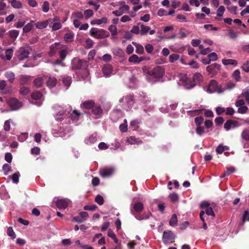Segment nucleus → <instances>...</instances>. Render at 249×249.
Wrapping results in <instances>:
<instances>
[{
    "instance_id": "obj_1",
    "label": "nucleus",
    "mask_w": 249,
    "mask_h": 249,
    "mask_svg": "<svg viewBox=\"0 0 249 249\" xmlns=\"http://www.w3.org/2000/svg\"><path fill=\"white\" fill-rule=\"evenodd\" d=\"M88 67L89 63L86 60L75 57L71 61V69L73 70L80 69L86 70L88 69Z\"/></svg>"
},
{
    "instance_id": "obj_2",
    "label": "nucleus",
    "mask_w": 249,
    "mask_h": 249,
    "mask_svg": "<svg viewBox=\"0 0 249 249\" xmlns=\"http://www.w3.org/2000/svg\"><path fill=\"white\" fill-rule=\"evenodd\" d=\"M164 69L161 66H157L152 70L148 71V75L150 77L154 78V81H159L164 75Z\"/></svg>"
},
{
    "instance_id": "obj_3",
    "label": "nucleus",
    "mask_w": 249,
    "mask_h": 249,
    "mask_svg": "<svg viewBox=\"0 0 249 249\" xmlns=\"http://www.w3.org/2000/svg\"><path fill=\"white\" fill-rule=\"evenodd\" d=\"M90 35L91 36L97 39H102L109 37L110 34L107 31L96 28H92L90 30Z\"/></svg>"
},
{
    "instance_id": "obj_4",
    "label": "nucleus",
    "mask_w": 249,
    "mask_h": 249,
    "mask_svg": "<svg viewBox=\"0 0 249 249\" xmlns=\"http://www.w3.org/2000/svg\"><path fill=\"white\" fill-rule=\"evenodd\" d=\"M7 103L12 111L18 110L22 106V103L15 98H9L7 100Z\"/></svg>"
},
{
    "instance_id": "obj_5",
    "label": "nucleus",
    "mask_w": 249,
    "mask_h": 249,
    "mask_svg": "<svg viewBox=\"0 0 249 249\" xmlns=\"http://www.w3.org/2000/svg\"><path fill=\"white\" fill-rule=\"evenodd\" d=\"M208 90L210 93H213L214 92L222 93L224 91V90H222L221 87H219L217 85V82L214 80H212L210 81L208 87Z\"/></svg>"
},
{
    "instance_id": "obj_6",
    "label": "nucleus",
    "mask_w": 249,
    "mask_h": 249,
    "mask_svg": "<svg viewBox=\"0 0 249 249\" xmlns=\"http://www.w3.org/2000/svg\"><path fill=\"white\" fill-rule=\"evenodd\" d=\"M175 239V236L173 233L170 231H165L163 232L162 241L164 243H173Z\"/></svg>"
},
{
    "instance_id": "obj_7",
    "label": "nucleus",
    "mask_w": 249,
    "mask_h": 249,
    "mask_svg": "<svg viewBox=\"0 0 249 249\" xmlns=\"http://www.w3.org/2000/svg\"><path fill=\"white\" fill-rule=\"evenodd\" d=\"M71 201L67 198L58 199L56 202V206L59 209H65L67 208Z\"/></svg>"
},
{
    "instance_id": "obj_8",
    "label": "nucleus",
    "mask_w": 249,
    "mask_h": 249,
    "mask_svg": "<svg viewBox=\"0 0 249 249\" xmlns=\"http://www.w3.org/2000/svg\"><path fill=\"white\" fill-rule=\"evenodd\" d=\"M114 171L112 167H106L100 170L99 174L102 178H108L112 176Z\"/></svg>"
},
{
    "instance_id": "obj_9",
    "label": "nucleus",
    "mask_w": 249,
    "mask_h": 249,
    "mask_svg": "<svg viewBox=\"0 0 249 249\" xmlns=\"http://www.w3.org/2000/svg\"><path fill=\"white\" fill-rule=\"evenodd\" d=\"M103 112V109L100 106L95 105L91 109V114L93 115L95 118L98 119L102 116Z\"/></svg>"
},
{
    "instance_id": "obj_10",
    "label": "nucleus",
    "mask_w": 249,
    "mask_h": 249,
    "mask_svg": "<svg viewBox=\"0 0 249 249\" xmlns=\"http://www.w3.org/2000/svg\"><path fill=\"white\" fill-rule=\"evenodd\" d=\"M29 53L28 49L20 48L18 52L17 56L20 60H23L28 57Z\"/></svg>"
},
{
    "instance_id": "obj_11",
    "label": "nucleus",
    "mask_w": 249,
    "mask_h": 249,
    "mask_svg": "<svg viewBox=\"0 0 249 249\" xmlns=\"http://www.w3.org/2000/svg\"><path fill=\"white\" fill-rule=\"evenodd\" d=\"M220 68V65L217 63H213L212 65H209L206 68V70L210 73L215 74L217 71Z\"/></svg>"
},
{
    "instance_id": "obj_12",
    "label": "nucleus",
    "mask_w": 249,
    "mask_h": 249,
    "mask_svg": "<svg viewBox=\"0 0 249 249\" xmlns=\"http://www.w3.org/2000/svg\"><path fill=\"white\" fill-rule=\"evenodd\" d=\"M146 60V58L144 56L139 57L136 54H132L128 59L130 62L135 64H139L142 61Z\"/></svg>"
},
{
    "instance_id": "obj_13",
    "label": "nucleus",
    "mask_w": 249,
    "mask_h": 249,
    "mask_svg": "<svg viewBox=\"0 0 249 249\" xmlns=\"http://www.w3.org/2000/svg\"><path fill=\"white\" fill-rule=\"evenodd\" d=\"M132 207L131 208V209H132L134 211V213L136 212L137 213H141L143 210V204L141 202H138L135 203L133 204H132Z\"/></svg>"
},
{
    "instance_id": "obj_14",
    "label": "nucleus",
    "mask_w": 249,
    "mask_h": 249,
    "mask_svg": "<svg viewBox=\"0 0 249 249\" xmlns=\"http://www.w3.org/2000/svg\"><path fill=\"white\" fill-rule=\"evenodd\" d=\"M112 67L110 64H106L102 68V71L104 75L109 76L112 73Z\"/></svg>"
},
{
    "instance_id": "obj_15",
    "label": "nucleus",
    "mask_w": 249,
    "mask_h": 249,
    "mask_svg": "<svg viewBox=\"0 0 249 249\" xmlns=\"http://www.w3.org/2000/svg\"><path fill=\"white\" fill-rule=\"evenodd\" d=\"M182 81L186 85L187 88H193L195 85L193 79H192L191 78L187 77L186 76L182 77Z\"/></svg>"
},
{
    "instance_id": "obj_16",
    "label": "nucleus",
    "mask_w": 249,
    "mask_h": 249,
    "mask_svg": "<svg viewBox=\"0 0 249 249\" xmlns=\"http://www.w3.org/2000/svg\"><path fill=\"white\" fill-rule=\"evenodd\" d=\"M31 76L28 75H21L20 76L19 83L22 85H28L31 80Z\"/></svg>"
},
{
    "instance_id": "obj_17",
    "label": "nucleus",
    "mask_w": 249,
    "mask_h": 249,
    "mask_svg": "<svg viewBox=\"0 0 249 249\" xmlns=\"http://www.w3.org/2000/svg\"><path fill=\"white\" fill-rule=\"evenodd\" d=\"M126 105L129 109L131 108L134 103V95L128 94L125 96Z\"/></svg>"
},
{
    "instance_id": "obj_18",
    "label": "nucleus",
    "mask_w": 249,
    "mask_h": 249,
    "mask_svg": "<svg viewBox=\"0 0 249 249\" xmlns=\"http://www.w3.org/2000/svg\"><path fill=\"white\" fill-rule=\"evenodd\" d=\"M82 106L84 108L86 109H91L95 106V102L93 100H87L82 103Z\"/></svg>"
},
{
    "instance_id": "obj_19",
    "label": "nucleus",
    "mask_w": 249,
    "mask_h": 249,
    "mask_svg": "<svg viewBox=\"0 0 249 249\" xmlns=\"http://www.w3.org/2000/svg\"><path fill=\"white\" fill-rule=\"evenodd\" d=\"M59 45V43L55 42V43L51 45L50 47V51L49 52V55L50 56L52 57L55 55L58 49L57 46Z\"/></svg>"
},
{
    "instance_id": "obj_20",
    "label": "nucleus",
    "mask_w": 249,
    "mask_h": 249,
    "mask_svg": "<svg viewBox=\"0 0 249 249\" xmlns=\"http://www.w3.org/2000/svg\"><path fill=\"white\" fill-rule=\"evenodd\" d=\"M138 25L140 26V34L141 36L146 35L150 30V27L145 26L142 23H138Z\"/></svg>"
},
{
    "instance_id": "obj_21",
    "label": "nucleus",
    "mask_w": 249,
    "mask_h": 249,
    "mask_svg": "<svg viewBox=\"0 0 249 249\" xmlns=\"http://www.w3.org/2000/svg\"><path fill=\"white\" fill-rule=\"evenodd\" d=\"M237 122L231 120H228L224 124V127L227 130H229L231 127L232 125H234V127L237 126Z\"/></svg>"
},
{
    "instance_id": "obj_22",
    "label": "nucleus",
    "mask_w": 249,
    "mask_h": 249,
    "mask_svg": "<svg viewBox=\"0 0 249 249\" xmlns=\"http://www.w3.org/2000/svg\"><path fill=\"white\" fill-rule=\"evenodd\" d=\"M4 76L10 83H13L15 79V73L11 71L5 72Z\"/></svg>"
},
{
    "instance_id": "obj_23",
    "label": "nucleus",
    "mask_w": 249,
    "mask_h": 249,
    "mask_svg": "<svg viewBox=\"0 0 249 249\" xmlns=\"http://www.w3.org/2000/svg\"><path fill=\"white\" fill-rule=\"evenodd\" d=\"M57 83V79L54 77H49L46 84L49 88H53L55 86Z\"/></svg>"
},
{
    "instance_id": "obj_24",
    "label": "nucleus",
    "mask_w": 249,
    "mask_h": 249,
    "mask_svg": "<svg viewBox=\"0 0 249 249\" xmlns=\"http://www.w3.org/2000/svg\"><path fill=\"white\" fill-rule=\"evenodd\" d=\"M127 141L128 142L131 144H140L142 143V141L141 140L138 138H136L134 136H130L129 138H128Z\"/></svg>"
},
{
    "instance_id": "obj_25",
    "label": "nucleus",
    "mask_w": 249,
    "mask_h": 249,
    "mask_svg": "<svg viewBox=\"0 0 249 249\" xmlns=\"http://www.w3.org/2000/svg\"><path fill=\"white\" fill-rule=\"evenodd\" d=\"M8 2L11 3L12 6L16 9H20L22 8V4L20 1L17 0H8Z\"/></svg>"
},
{
    "instance_id": "obj_26",
    "label": "nucleus",
    "mask_w": 249,
    "mask_h": 249,
    "mask_svg": "<svg viewBox=\"0 0 249 249\" xmlns=\"http://www.w3.org/2000/svg\"><path fill=\"white\" fill-rule=\"evenodd\" d=\"M43 83V80L42 77H37L33 82L34 85L36 88H40L42 86Z\"/></svg>"
},
{
    "instance_id": "obj_27",
    "label": "nucleus",
    "mask_w": 249,
    "mask_h": 249,
    "mask_svg": "<svg viewBox=\"0 0 249 249\" xmlns=\"http://www.w3.org/2000/svg\"><path fill=\"white\" fill-rule=\"evenodd\" d=\"M74 34L72 32L67 33L65 34L64 39L67 42H71L73 40Z\"/></svg>"
},
{
    "instance_id": "obj_28",
    "label": "nucleus",
    "mask_w": 249,
    "mask_h": 249,
    "mask_svg": "<svg viewBox=\"0 0 249 249\" xmlns=\"http://www.w3.org/2000/svg\"><path fill=\"white\" fill-rule=\"evenodd\" d=\"M107 18L105 17L101 18V19H96L91 21V24H97L100 25L102 23H106L107 22Z\"/></svg>"
},
{
    "instance_id": "obj_29",
    "label": "nucleus",
    "mask_w": 249,
    "mask_h": 249,
    "mask_svg": "<svg viewBox=\"0 0 249 249\" xmlns=\"http://www.w3.org/2000/svg\"><path fill=\"white\" fill-rule=\"evenodd\" d=\"M48 24V20H44L42 21L37 22L36 24V28L42 29L45 28Z\"/></svg>"
},
{
    "instance_id": "obj_30",
    "label": "nucleus",
    "mask_w": 249,
    "mask_h": 249,
    "mask_svg": "<svg viewBox=\"0 0 249 249\" xmlns=\"http://www.w3.org/2000/svg\"><path fill=\"white\" fill-rule=\"evenodd\" d=\"M222 62L224 65L230 64L233 66H236L237 64V62L236 60L231 59H223L222 60Z\"/></svg>"
},
{
    "instance_id": "obj_31",
    "label": "nucleus",
    "mask_w": 249,
    "mask_h": 249,
    "mask_svg": "<svg viewBox=\"0 0 249 249\" xmlns=\"http://www.w3.org/2000/svg\"><path fill=\"white\" fill-rule=\"evenodd\" d=\"M42 96V93L38 90H35L31 94V98L35 100L40 99L41 98Z\"/></svg>"
},
{
    "instance_id": "obj_32",
    "label": "nucleus",
    "mask_w": 249,
    "mask_h": 249,
    "mask_svg": "<svg viewBox=\"0 0 249 249\" xmlns=\"http://www.w3.org/2000/svg\"><path fill=\"white\" fill-rule=\"evenodd\" d=\"M63 84L67 87H69L71 83V77L68 76H64L62 77Z\"/></svg>"
},
{
    "instance_id": "obj_33",
    "label": "nucleus",
    "mask_w": 249,
    "mask_h": 249,
    "mask_svg": "<svg viewBox=\"0 0 249 249\" xmlns=\"http://www.w3.org/2000/svg\"><path fill=\"white\" fill-rule=\"evenodd\" d=\"M202 79V75L200 73H196L193 77V80L195 84L201 81Z\"/></svg>"
},
{
    "instance_id": "obj_34",
    "label": "nucleus",
    "mask_w": 249,
    "mask_h": 249,
    "mask_svg": "<svg viewBox=\"0 0 249 249\" xmlns=\"http://www.w3.org/2000/svg\"><path fill=\"white\" fill-rule=\"evenodd\" d=\"M8 35L11 38L16 39L19 35V31L16 30H12L8 32Z\"/></svg>"
},
{
    "instance_id": "obj_35",
    "label": "nucleus",
    "mask_w": 249,
    "mask_h": 249,
    "mask_svg": "<svg viewBox=\"0 0 249 249\" xmlns=\"http://www.w3.org/2000/svg\"><path fill=\"white\" fill-rule=\"evenodd\" d=\"M235 87V85L234 83L232 82L229 81L227 83L225 87L222 88V90H224V91L227 89L231 90L233 89Z\"/></svg>"
},
{
    "instance_id": "obj_36",
    "label": "nucleus",
    "mask_w": 249,
    "mask_h": 249,
    "mask_svg": "<svg viewBox=\"0 0 249 249\" xmlns=\"http://www.w3.org/2000/svg\"><path fill=\"white\" fill-rule=\"evenodd\" d=\"M2 170L4 171V174L7 175L12 171V167L10 165L5 163L2 166Z\"/></svg>"
},
{
    "instance_id": "obj_37",
    "label": "nucleus",
    "mask_w": 249,
    "mask_h": 249,
    "mask_svg": "<svg viewBox=\"0 0 249 249\" xmlns=\"http://www.w3.org/2000/svg\"><path fill=\"white\" fill-rule=\"evenodd\" d=\"M178 219L176 214H173L169 221V224L171 226H175L177 225Z\"/></svg>"
},
{
    "instance_id": "obj_38",
    "label": "nucleus",
    "mask_w": 249,
    "mask_h": 249,
    "mask_svg": "<svg viewBox=\"0 0 249 249\" xmlns=\"http://www.w3.org/2000/svg\"><path fill=\"white\" fill-rule=\"evenodd\" d=\"M30 92V89L26 87H22L19 89V93L21 95H26Z\"/></svg>"
},
{
    "instance_id": "obj_39",
    "label": "nucleus",
    "mask_w": 249,
    "mask_h": 249,
    "mask_svg": "<svg viewBox=\"0 0 249 249\" xmlns=\"http://www.w3.org/2000/svg\"><path fill=\"white\" fill-rule=\"evenodd\" d=\"M241 137L243 139L249 141V129H244L241 133Z\"/></svg>"
},
{
    "instance_id": "obj_40",
    "label": "nucleus",
    "mask_w": 249,
    "mask_h": 249,
    "mask_svg": "<svg viewBox=\"0 0 249 249\" xmlns=\"http://www.w3.org/2000/svg\"><path fill=\"white\" fill-rule=\"evenodd\" d=\"M13 50L12 48L7 49L5 51V53L6 60H10L13 55Z\"/></svg>"
},
{
    "instance_id": "obj_41",
    "label": "nucleus",
    "mask_w": 249,
    "mask_h": 249,
    "mask_svg": "<svg viewBox=\"0 0 249 249\" xmlns=\"http://www.w3.org/2000/svg\"><path fill=\"white\" fill-rule=\"evenodd\" d=\"M235 169L233 167H230L227 168L226 170L224 172L223 174L221 176V178H224L226 176H229L231 174L234 172Z\"/></svg>"
},
{
    "instance_id": "obj_42",
    "label": "nucleus",
    "mask_w": 249,
    "mask_h": 249,
    "mask_svg": "<svg viewBox=\"0 0 249 249\" xmlns=\"http://www.w3.org/2000/svg\"><path fill=\"white\" fill-rule=\"evenodd\" d=\"M204 211H201L199 213V217L201 219V220L203 222V228L204 230H207V224L205 222V220L204 219Z\"/></svg>"
},
{
    "instance_id": "obj_43",
    "label": "nucleus",
    "mask_w": 249,
    "mask_h": 249,
    "mask_svg": "<svg viewBox=\"0 0 249 249\" xmlns=\"http://www.w3.org/2000/svg\"><path fill=\"white\" fill-rule=\"evenodd\" d=\"M20 174L18 172L15 173L11 177V178L14 183L17 184L19 181Z\"/></svg>"
},
{
    "instance_id": "obj_44",
    "label": "nucleus",
    "mask_w": 249,
    "mask_h": 249,
    "mask_svg": "<svg viewBox=\"0 0 249 249\" xmlns=\"http://www.w3.org/2000/svg\"><path fill=\"white\" fill-rule=\"evenodd\" d=\"M7 233L12 239H14L16 238V235L12 227H10L7 229Z\"/></svg>"
},
{
    "instance_id": "obj_45",
    "label": "nucleus",
    "mask_w": 249,
    "mask_h": 249,
    "mask_svg": "<svg viewBox=\"0 0 249 249\" xmlns=\"http://www.w3.org/2000/svg\"><path fill=\"white\" fill-rule=\"evenodd\" d=\"M107 235L111 238L112 239L114 240V242L116 243H117L118 242V239L116 237V236L115 235V234L114 233V232L110 229H109L108 231V233H107Z\"/></svg>"
},
{
    "instance_id": "obj_46",
    "label": "nucleus",
    "mask_w": 249,
    "mask_h": 249,
    "mask_svg": "<svg viewBox=\"0 0 249 249\" xmlns=\"http://www.w3.org/2000/svg\"><path fill=\"white\" fill-rule=\"evenodd\" d=\"M139 26L140 25H138V24L137 25L133 26L130 30V32L135 35H138L140 34L141 30Z\"/></svg>"
},
{
    "instance_id": "obj_47",
    "label": "nucleus",
    "mask_w": 249,
    "mask_h": 249,
    "mask_svg": "<svg viewBox=\"0 0 249 249\" xmlns=\"http://www.w3.org/2000/svg\"><path fill=\"white\" fill-rule=\"evenodd\" d=\"M113 53L115 55L119 57H122L124 54V52L120 48H116L114 49Z\"/></svg>"
},
{
    "instance_id": "obj_48",
    "label": "nucleus",
    "mask_w": 249,
    "mask_h": 249,
    "mask_svg": "<svg viewBox=\"0 0 249 249\" xmlns=\"http://www.w3.org/2000/svg\"><path fill=\"white\" fill-rule=\"evenodd\" d=\"M108 30L111 32L112 36H115L117 35V27L114 25H111L108 28Z\"/></svg>"
},
{
    "instance_id": "obj_49",
    "label": "nucleus",
    "mask_w": 249,
    "mask_h": 249,
    "mask_svg": "<svg viewBox=\"0 0 249 249\" xmlns=\"http://www.w3.org/2000/svg\"><path fill=\"white\" fill-rule=\"evenodd\" d=\"M130 211L131 214L133 215L137 219L139 220L144 219V216H142V215L140 214V213H134V211L132 209H130Z\"/></svg>"
},
{
    "instance_id": "obj_50",
    "label": "nucleus",
    "mask_w": 249,
    "mask_h": 249,
    "mask_svg": "<svg viewBox=\"0 0 249 249\" xmlns=\"http://www.w3.org/2000/svg\"><path fill=\"white\" fill-rule=\"evenodd\" d=\"M233 77L237 81H240V72L239 70H236L232 74Z\"/></svg>"
},
{
    "instance_id": "obj_51",
    "label": "nucleus",
    "mask_w": 249,
    "mask_h": 249,
    "mask_svg": "<svg viewBox=\"0 0 249 249\" xmlns=\"http://www.w3.org/2000/svg\"><path fill=\"white\" fill-rule=\"evenodd\" d=\"M67 54V51L66 49H62L59 51V57L62 61L65 60Z\"/></svg>"
},
{
    "instance_id": "obj_52",
    "label": "nucleus",
    "mask_w": 249,
    "mask_h": 249,
    "mask_svg": "<svg viewBox=\"0 0 249 249\" xmlns=\"http://www.w3.org/2000/svg\"><path fill=\"white\" fill-rule=\"evenodd\" d=\"M95 201L99 205H102L104 204V200L102 196L98 195H97L95 198Z\"/></svg>"
},
{
    "instance_id": "obj_53",
    "label": "nucleus",
    "mask_w": 249,
    "mask_h": 249,
    "mask_svg": "<svg viewBox=\"0 0 249 249\" xmlns=\"http://www.w3.org/2000/svg\"><path fill=\"white\" fill-rule=\"evenodd\" d=\"M74 19H78V20L82 19L84 18L83 13L81 12H77L72 14Z\"/></svg>"
},
{
    "instance_id": "obj_54",
    "label": "nucleus",
    "mask_w": 249,
    "mask_h": 249,
    "mask_svg": "<svg viewBox=\"0 0 249 249\" xmlns=\"http://www.w3.org/2000/svg\"><path fill=\"white\" fill-rule=\"evenodd\" d=\"M33 27L32 23H28L23 28V32L24 33H28L30 32Z\"/></svg>"
},
{
    "instance_id": "obj_55",
    "label": "nucleus",
    "mask_w": 249,
    "mask_h": 249,
    "mask_svg": "<svg viewBox=\"0 0 249 249\" xmlns=\"http://www.w3.org/2000/svg\"><path fill=\"white\" fill-rule=\"evenodd\" d=\"M65 111L66 110H64L63 108H61L60 110H59L57 111L56 114V119H57V120L61 121L62 120V118H59L58 116L63 115L65 113Z\"/></svg>"
},
{
    "instance_id": "obj_56",
    "label": "nucleus",
    "mask_w": 249,
    "mask_h": 249,
    "mask_svg": "<svg viewBox=\"0 0 249 249\" xmlns=\"http://www.w3.org/2000/svg\"><path fill=\"white\" fill-rule=\"evenodd\" d=\"M97 208V206L95 205H85L84 207V210H89V211H95Z\"/></svg>"
},
{
    "instance_id": "obj_57",
    "label": "nucleus",
    "mask_w": 249,
    "mask_h": 249,
    "mask_svg": "<svg viewBox=\"0 0 249 249\" xmlns=\"http://www.w3.org/2000/svg\"><path fill=\"white\" fill-rule=\"evenodd\" d=\"M171 201L172 202H177L178 200V196L176 193H172L169 196Z\"/></svg>"
},
{
    "instance_id": "obj_58",
    "label": "nucleus",
    "mask_w": 249,
    "mask_h": 249,
    "mask_svg": "<svg viewBox=\"0 0 249 249\" xmlns=\"http://www.w3.org/2000/svg\"><path fill=\"white\" fill-rule=\"evenodd\" d=\"M208 57L210 59L211 61H216L218 59V56L215 53H212L208 55Z\"/></svg>"
},
{
    "instance_id": "obj_59",
    "label": "nucleus",
    "mask_w": 249,
    "mask_h": 249,
    "mask_svg": "<svg viewBox=\"0 0 249 249\" xmlns=\"http://www.w3.org/2000/svg\"><path fill=\"white\" fill-rule=\"evenodd\" d=\"M205 213L207 215L212 216L213 217L215 216V214L213 211V209L211 207L206 209Z\"/></svg>"
},
{
    "instance_id": "obj_60",
    "label": "nucleus",
    "mask_w": 249,
    "mask_h": 249,
    "mask_svg": "<svg viewBox=\"0 0 249 249\" xmlns=\"http://www.w3.org/2000/svg\"><path fill=\"white\" fill-rule=\"evenodd\" d=\"M84 15L85 18L88 19L89 18L92 17L93 15V12L91 9H88L85 11Z\"/></svg>"
},
{
    "instance_id": "obj_61",
    "label": "nucleus",
    "mask_w": 249,
    "mask_h": 249,
    "mask_svg": "<svg viewBox=\"0 0 249 249\" xmlns=\"http://www.w3.org/2000/svg\"><path fill=\"white\" fill-rule=\"evenodd\" d=\"M204 119L202 116H198L195 119V122L197 126H199L203 122Z\"/></svg>"
},
{
    "instance_id": "obj_62",
    "label": "nucleus",
    "mask_w": 249,
    "mask_h": 249,
    "mask_svg": "<svg viewBox=\"0 0 249 249\" xmlns=\"http://www.w3.org/2000/svg\"><path fill=\"white\" fill-rule=\"evenodd\" d=\"M49 2L45 1L43 2L42 5V10L44 12L47 13L49 10Z\"/></svg>"
},
{
    "instance_id": "obj_63",
    "label": "nucleus",
    "mask_w": 249,
    "mask_h": 249,
    "mask_svg": "<svg viewBox=\"0 0 249 249\" xmlns=\"http://www.w3.org/2000/svg\"><path fill=\"white\" fill-rule=\"evenodd\" d=\"M248 110V107L247 106H243L240 107L237 110V112L240 114H244L247 112Z\"/></svg>"
},
{
    "instance_id": "obj_64",
    "label": "nucleus",
    "mask_w": 249,
    "mask_h": 249,
    "mask_svg": "<svg viewBox=\"0 0 249 249\" xmlns=\"http://www.w3.org/2000/svg\"><path fill=\"white\" fill-rule=\"evenodd\" d=\"M242 96L245 98L246 101L249 103V90H244L242 93Z\"/></svg>"
}]
</instances>
